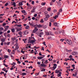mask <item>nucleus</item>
<instances>
[{
	"mask_svg": "<svg viewBox=\"0 0 78 78\" xmlns=\"http://www.w3.org/2000/svg\"><path fill=\"white\" fill-rule=\"evenodd\" d=\"M58 16L56 15L55 16L53 17V18L55 19H56V18H58Z\"/></svg>",
	"mask_w": 78,
	"mask_h": 78,
	"instance_id": "obj_25",
	"label": "nucleus"
},
{
	"mask_svg": "<svg viewBox=\"0 0 78 78\" xmlns=\"http://www.w3.org/2000/svg\"><path fill=\"white\" fill-rule=\"evenodd\" d=\"M47 10L48 11H50L51 10V8H48L47 9Z\"/></svg>",
	"mask_w": 78,
	"mask_h": 78,
	"instance_id": "obj_30",
	"label": "nucleus"
},
{
	"mask_svg": "<svg viewBox=\"0 0 78 78\" xmlns=\"http://www.w3.org/2000/svg\"><path fill=\"white\" fill-rule=\"evenodd\" d=\"M50 22H54V20H53V19H51L50 20Z\"/></svg>",
	"mask_w": 78,
	"mask_h": 78,
	"instance_id": "obj_45",
	"label": "nucleus"
},
{
	"mask_svg": "<svg viewBox=\"0 0 78 78\" xmlns=\"http://www.w3.org/2000/svg\"><path fill=\"white\" fill-rule=\"evenodd\" d=\"M48 46L49 48H51V44H49L48 45Z\"/></svg>",
	"mask_w": 78,
	"mask_h": 78,
	"instance_id": "obj_52",
	"label": "nucleus"
},
{
	"mask_svg": "<svg viewBox=\"0 0 78 78\" xmlns=\"http://www.w3.org/2000/svg\"><path fill=\"white\" fill-rule=\"evenodd\" d=\"M72 55H77V53L76 52H73L72 53Z\"/></svg>",
	"mask_w": 78,
	"mask_h": 78,
	"instance_id": "obj_12",
	"label": "nucleus"
},
{
	"mask_svg": "<svg viewBox=\"0 0 78 78\" xmlns=\"http://www.w3.org/2000/svg\"><path fill=\"white\" fill-rule=\"evenodd\" d=\"M23 34L25 35L27 34H28V32L27 30H25L23 32Z\"/></svg>",
	"mask_w": 78,
	"mask_h": 78,
	"instance_id": "obj_8",
	"label": "nucleus"
},
{
	"mask_svg": "<svg viewBox=\"0 0 78 78\" xmlns=\"http://www.w3.org/2000/svg\"><path fill=\"white\" fill-rule=\"evenodd\" d=\"M12 33H14L15 31V29L14 28L11 29Z\"/></svg>",
	"mask_w": 78,
	"mask_h": 78,
	"instance_id": "obj_17",
	"label": "nucleus"
},
{
	"mask_svg": "<svg viewBox=\"0 0 78 78\" xmlns=\"http://www.w3.org/2000/svg\"><path fill=\"white\" fill-rule=\"evenodd\" d=\"M67 51L68 52H69V53H70L72 51V50H68Z\"/></svg>",
	"mask_w": 78,
	"mask_h": 78,
	"instance_id": "obj_53",
	"label": "nucleus"
},
{
	"mask_svg": "<svg viewBox=\"0 0 78 78\" xmlns=\"http://www.w3.org/2000/svg\"><path fill=\"white\" fill-rule=\"evenodd\" d=\"M2 30H3V27H1L0 28V31H2Z\"/></svg>",
	"mask_w": 78,
	"mask_h": 78,
	"instance_id": "obj_36",
	"label": "nucleus"
},
{
	"mask_svg": "<svg viewBox=\"0 0 78 78\" xmlns=\"http://www.w3.org/2000/svg\"><path fill=\"white\" fill-rule=\"evenodd\" d=\"M60 72V70H55V72L56 73H59Z\"/></svg>",
	"mask_w": 78,
	"mask_h": 78,
	"instance_id": "obj_22",
	"label": "nucleus"
},
{
	"mask_svg": "<svg viewBox=\"0 0 78 78\" xmlns=\"http://www.w3.org/2000/svg\"><path fill=\"white\" fill-rule=\"evenodd\" d=\"M22 34V32L21 31H20L18 33V34H19V35H21Z\"/></svg>",
	"mask_w": 78,
	"mask_h": 78,
	"instance_id": "obj_33",
	"label": "nucleus"
},
{
	"mask_svg": "<svg viewBox=\"0 0 78 78\" xmlns=\"http://www.w3.org/2000/svg\"><path fill=\"white\" fill-rule=\"evenodd\" d=\"M21 12L22 13H23L24 14H25V12H26L25 11V10H23L21 11Z\"/></svg>",
	"mask_w": 78,
	"mask_h": 78,
	"instance_id": "obj_27",
	"label": "nucleus"
},
{
	"mask_svg": "<svg viewBox=\"0 0 78 78\" xmlns=\"http://www.w3.org/2000/svg\"><path fill=\"white\" fill-rule=\"evenodd\" d=\"M54 25L55 26L59 27V23H54Z\"/></svg>",
	"mask_w": 78,
	"mask_h": 78,
	"instance_id": "obj_7",
	"label": "nucleus"
},
{
	"mask_svg": "<svg viewBox=\"0 0 78 78\" xmlns=\"http://www.w3.org/2000/svg\"><path fill=\"white\" fill-rule=\"evenodd\" d=\"M50 4L51 6H52V5H53V2H51L50 3Z\"/></svg>",
	"mask_w": 78,
	"mask_h": 78,
	"instance_id": "obj_41",
	"label": "nucleus"
},
{
	"mask_svg": "<svg viewBox=\"0 0 78 78\" xmlns=\"http://www.w3.org/2000/svg\"><path fill=\"white\" fill-rule=\"evenodd\" d=\"M6 33H5L4 34V36H5V37H7V36L6 35Z\"/></svg>",
	"mask_w": 78,
	"mask_h": 78,
	"instance_id": "obj_46",
	"label": "nucleus"
},
{
	"mask_svg": "<svg viewBox=\"0 0 78 78\" xmlns=\"http://www.w3.org/2000/svg\"><path fill=\"white\" fill-rule=\"evenodd\" d=\"M65 41L69 44H72V42L70 40L67 39V38H65Z\"/></svg>",
	"mask_w": 78,
	"mask_h": 78,
	"instance_id": "obj_2",
	"label": "nucleus"
},
{
	"mask_svg": "<svg viewBox=\"0 0 78 78\" xmlns=\"http://www.w3.org/2000/svg\"><path fill=\"white\" fill-rule=\"evenodd\" d=\"M60 41H62V42H63L64 41V39H60Z\"/></svg>",
	"mask_w": 78,
	"mask_h": 78,
	"instance_id": "obj_57",
	"label": "nucleus"
},
{
	"mask_svg": "<svg viewBox=\"0 0 78 78\" xmlns=\"http://www.w3.org/2000/svg\"><path fill=\"white\" fill-rule=\"evenodd\" d=\"M60 14V12H58V13H57V15L58 16H59V15Z\"/></svg>",
	"mask_w": 78,
	"mask_h": 78,
	"instance_id": "obj_60",
	"label": "nucleus"
},
{
	"mask_svg": "<svg viewBox=\"0 0 78 78\" xmlns=\"http://www.w3.org/2000/svg\"><path fill=\"white\" fill-rule=\"evenodd\" d=\"M62 10L61 9H59V12H62Z\"/></svg>",
	"mask_w": 78,
	"mask_h": 78,
	"instance_id": "obj_43",
	"label": "nucleus"
},
{
	"mask_svg": "<svg viewBox=\"0 0 78 78\" xmlns=\"http://www.w3.org/2000/svg\"><path fill=\"white\" fill-rule=\"evenodd\" d=\"M25 28L27 30H28V29H29V28H30V26L28 25H27L26 26Z\"/></svg>",
	"mask_w": 78,
	"mask_h": 78,
	"instance_id": "obj_20",
	"label": "nucleus"
},
{
	"mask_svg": "<svg viewBox=\"0 0 78 78\" xmlns=\"http://www.w3.org/2000/svg\"><path fill=\"white\" fill-rule=\"evenodd\" d=\"M39 75V72L38 73H36L35 74V76H38Z\"/></svg>",
	"mask_w": 78,
	"mask_h": 78,
	"instance_id": "obj_31",
	"label": "nucleus"
},
{
	"mask_svg": "<svg viewBox=\"0 0 78 78\" xmlns=\"http://www.w3.org/2000/svg\"><path fill=\"white\" fill-rule=\"evenodd\" d=\"M16 2H14L12 4V5L14 6V7H15V6H16Z\"/></svg>",
	"mask_w": 78,
	"mask_h": 78,
	"instance_id": "obj_24",
	"label": "nucleus"
},
{
	"mask_svg": "<svg viewBox=\"0 0 78 78\" xmlns=\"http://www.w3.org/2000/svg\"><path fill=\"white\" fill-rule=\"evenodd\" d=\"M55 1H56V0H51V2L52 3H54V2H55Z\"/></svg>",
	"mask_w": 78,
	"mask_h": 78,
	"instance_id": "obj_54",
	"label": "nucleus"
},
{
	"mask_svg": "<svg viewBox=\"0 0 78 78\" xmlns=\"http://www.w3.org/2000/svg\"><path fill=\"white\" fill-rule=\"evenodd\" d=\"M15 28L17 32L19 31L22 30V28H18V27H16Z\"/></svg>",
	"mask_w": 78,
	"mask_h": 78,
	"instance_id": "obj_3",
	"label": "nucleus"
},
{
	"mask_svg": "<svg viewBox=\"0 0 78 78\" xmlns=\"http://www.w3.org/2000/svg\"><path fill=\"white\" fill-rule=\"evenodd\" d=\"M5 41V39L3 38L2 39V42H4Z\"/></svg>",
	"mask_w": 78,
	"mask_h": 78,
	"instance_id": "obj_28",
	"label": "nucleus"
},
{
	"mask_svg": "<svg viewBox=\"0 0 78 78\" xmlns=\"http://www.w3.org/2000/svg\"><path fill=\"white\" fill-rule=\"evenodd\" d=\"M15 27H22V25L21 24L17 25L16 24L15 25Z\"/></svg>",
	"mask_w": 78,
	"mask_h": 78,
	"instance_id": "obj_16",
	"label": "nucleus"
},
{
	"mask_svg": "<svg viewBox=\"0 0 78 78\" xmlns=\"http://www.w3.org/2000/svg\"><path fill=\"white\" fill-rule=\"evenodd\" d=\"M40 22L41 23H44V20H43V19H41V20L40 21Z\"/></svg>",
	"mask_w": 78,
	"mask_h": 78,
	"instance_id": "obj_23",
	"label": "nucleus"
},
{
	"mask_svg": "<svg viewBox=\"0 0 78 78\" xmlns=\"http://www.w3.org/2000/svg\"><path fill=\"white\" fill-rule=\"evenodd\" d=\"M9 26H5V27H4V28L5 29V30H8V28H9Z\"/></svg>",
	"mask_w": 78,
	"mask_h": 78,
	"instance_id": "obj_14",
	"label": "nucleus"
},
{
	"mask_svg": "<svg viewBox=\"0 0 78 78\" xmlns=\"http://www.w3.org/2000/svg\"><path fill=\"white\" fill-rule=\"evenodd\" d=\"M38 30V29H37V27H34V30L33 31V33H36L37 32V31Z\"/></svg>",
	"mask_w": 78,
	"mask_h": 78,
	"instance_id": "obj_4",
	"label": "nucleus"
},
{
	"mask_svg": "<svg viewBox=\"0 0 78 78\" xmlns=\"http://www.w3.org/2000/svg\"><path fill=\"white\" fill-rule=\"evenodd\" d=\"M57 32H58V34H60L61 33V31H59V30H58Z\"/></svg>",
	"mask_w": 78,
	"mask_h": 78,
	"instance_id": "obj_42",
	"label": "nucleus"
},
{
	"mask_svg": "<svg viewBox=\"0 0 78 78\" xmlns=\"http://www.w3.org/2000/svg\"><path fill=\"white\" fill-rule=\"evenodd\" d=\"M11 39L12 41H14V38L12 37Z\"/></svg>",
	"mask_w": 78,
	"mask_h": 78,
	"instance_id": "obj_51",
	"label": "nucleus"
},
{
	"mask_svg": "<svg viewBox=\"0 0 78 78\" xmlns=\"http://www.w3.org/2000/svg\"><path fill=\"white\" fill-rule=\"evenodd\" d=\"M44 45H45V46H46V44H45V42H44L43 43Z\"/></svg>",
	"mask_w": 78,
	"mask_h": 78,
	"instance_id": "obj_61",
	"label": "nucleus"
},
{
	"mask_svg": "<svg viewBox=\"0 0 78 78\" xmlns=\"http://www.w3.org/2000/svg\"><path fill=\"white\" fill-rule=\"evenodd\" d=\"M45 64H47L48 63V60H46L45 62Z\"/></svg>",
	"mask_w": 78,
	"mask_h": 78,
	"instance_id": "obj_55",
	"label": "nucleus"
},
{
	"mask_svg": "<svg viewBox=\"0 0 78 78\" xmlns=\"http://www.w3.org/2000/svg\"><path fill=\"white\" fill-rule=\"evenodd\" d=\"M8 3H6L5 5V6H8Z\"/></svg>",
	"mask_w": 78,
	"mask_h": 78,
	"instance_id": "obj_59",
	"label": "nucleus"
},
{
	"mask_svg": "<svg viewBox=\"0 0 78 78\" xmlns=\"http://www.w3.org/2000/svg\"><path fill=\"white\" fill-rule=\"evenodd\" d=\"M5 73L4 72H3V71H2L0 73V74L1 75H2V73L3 74H4V73Z\"/></svg>",
	"mask_w": 78,
	"mask_h": 78,
	"instance_id": "obj_44",
	"label": "nucleus"
},
{
	"mask_svg": "<svg viewBox=\"0 0 78 78\" xmlns=\"http://www.w3.org/2000/svg\"><path fill=\"white\" fill-rule=\"evenodd\" d=\"M51 22H50L49 23V27H51Z\"/></svg>",
	"mask_w": 78,
	"mask_h": 78,
	"instance_id": "obj_47",
	"label": "nucleus"
},
{
	"mask_svg": "<svg viewBox=\"0 0 78 78\" xmlns=\"http://www.w3.org/2000/svg\"><path fill=\"white\" fill-rule=\"evenodd\" d=\"M35 26H37V27H38V28H41V27H42V25L40 24H39L38 25L37 24L35 25Z\"/></svg>",
	"mask_w": 78,
	"mask_h": 78,
	"instance_id": "obj_10",
	"label": "nucleus"
},
{
	"mask_svg": "<svg viewBox=\"0 0 78 78\" xmlns=\"http://www.w3.org/2000/svg\"><path fill=\"white\" fill-rule=\"evenodd\" d=\"M31 12H32V13H33V12H35V9H33L32 10L30 11Z\"/></svg>",
	"mask_w": 78,
	"mask_h": 78,
	"instance_id": "obj_19",
	"label": "nucleus"
},
{
	"mask_svg": "<svg viewBox=\"0 0 78 78\" xmlns=\"http://www.w3.org/2000/svg\"><path fill=\"white\" fill-rule=\"evenodd\" d=\"M64 64H65V65H66V66H67L68 65V63L66 62H65V63H64Z\"/></svg>",
	"mask_w": 78,
	"mask_h": 78,
	"instance_id": "obj_48",
	"label": "nucleus"
},
{
	"mask_svg": "<svg viewBox=\"0 0 78 78\" xmlns=\"http://www.w3.org/2000/svg\"><path fill=\"white\" fill-rule=\"evenodd\" d=\"M19 6H22L23 5V3L22 2H20L19 3Z\"/></svg>",
	"mask_w": 78,
	"mask_h": 78,
	"instance_id": "obj_21",
	"label": "nucleus"
},
{
	"mask_svg": "<svg viewBox=\"0 0 78 78\" xmlns=\"http://www.w3.org/2000/svg\"><path fill=\"white\" fill-rule=\"evenodd\" d=\"M7 51L8 52V53H11V50H9V49H8L7 50Z\"/></svg>",
	"mask_w": 78,
	"mask_h": 78,
	"instance_id": "obj_35",
	"label": "nucleus"
},
{
	"mask_svg": "<svg viewBox=\"0 0 78 78\" xmlns=\"http://www.w3.org/2000/svg\"><path fill=\"white\" fill-rule=\"evenodd\" d=\"M55 34H58V31H56L55 32Z\"/></svg>",
	"mask_w": 78,
	"mask_h": 78,
	"instance_id": "obj_56",
	"label": "nucleus"
},
{
	"mask_svg": "<svg viewBox=\"0 0 78 78\" xmlns=\"http://www.w3.org/2000/svg\"><path fill=\"white\" fill-rule=\"evenodd\" d=\"M29 24L30 25H31V26H34V23H30V22H29Z\"/></svg>",
	"mask_w": 78,
	"mask_h": 78,
	"instance_id": "obj_13",
	"label": "nucleus"
},
{
	"mask_svg": "<svg viewBox=\"0 0 78 78\" xmlns=\"http://www.w3.org/2000/svg\"><path fill=\"white\" fill-rule=\"evenodd\" d=\"M31 4L32 5H34V1H33L31 2Z\"/></svg>",
	"mask_w": 78,
	"mask_h": 78,
	"instance_id": "obj_50",
	"label": "nucleus"
},
{
	"mask_svg": "<svg viewBox=\"0 0 78 78\" xmlns=\"http://www.w3.org/2000/svg\"><path fill=\"white\" fill-rule=\"evenodd\" d=\"M46 35H50V34L48 32H46Z\"/></svg>",
	"mask_w": 78,
	"mask_h": 78,
	"instance_id": "obj_40",
	"label": "nucleus"
},
{
	"mask_svg": "<svg viewBox=\"0 0 78 78\" xmlns=\"http://www.w3.org/2000/svg\"><path fill=\"white\" fill-rule=\"evenodd\" d=\"M44 57H45V55H43V56L42 57H39V56H38L37 57V59H42V58H44Z\"/></svg>",
	"mask_w": 78,
	"mask_h": 78,
	"instance_id": "obj_6",
	"label": "nucleus"
},
{
	"mask_svg": "<svg viewBox=\"0 0 78 78\" xmlns=\"http://www.w3.org/2000/svg\"><path fill=\"white\" fill-rule=\"evenodd\" d=\"M45 17L46 19H48L50 16V15H49L48 14H47L46 15H45Z\"/></svg>",
	"mask_w": 78,
	"mask_h": 78,
	"instance_id": "obj_11",
	"label": "nucleus"
},
{
	"mask_svg": "<svg viewBox=\"0 0 78 78\" xmlns=\"http://www.w3.org/2000/svg\"><path fill=\"white\" fill-rule=\"evenodd\" d=\"M45 4H46V3H45V2H43L41 3V5L43 6H44V5H45Z\"/></svg>",
	"mask_w": 78,
	"mask_h": 78,
	"instance_id": "obj_26",
	"label": "nucleus"
},
{
	"mask_svg": "<svg viewBox=\"0 0 78 78\" xmlns=\"http://www.w3.org/2000/svg\"><path fill=\"white\" fill-rule=\"evenodd\" d=\"M7 33H10V30H9L7 31Z\"/></svg>",
	"mask_w": 78,
	"mask_h": 78,
	"instance_id": "obj_64",
	"label": "nucleus"
},
{
	"mask_svg": "<svg viewBox=\"0 0 78 78\" xmlns=\"http://www.w3.org/2000/svg\"><path fill=\"white\" fill-rule=\"evenodd\" d=\"M10 44V42H7V45H9Z\"/></svg>",
	"mask_w": 78,
	"mask_h": 78,
	"instance_id": "obj_38",
	"label": "nucleus"
},
{
	"mask_svg": "<svg viewBox=\"0 0 78 78\" xmlns=\"http://www.w3.org/2000/svg\"><path fill=\"white\" fill-rule=\"evenodd\" d=\"M4 58H8V55H5L4 56Z\"/></svg>",
	"mask_w": 78,
	"mask_h": 78,
	"instance_id": "obj_29",
	"label": "nucleus"
},
{
	"mask_svg": "<svg viewBox=\"0 0 78 78\" xmlns=\"http://www.w3.org/2000/svg\"><path fill=\"white\" fill-rule=\"evenodd\" d=\"M7 37H11V35H10V34H7Z\"/></svg>",
	"mask_w": 78,
	"mask_h": 78,
	"instance_id": "obj_37",
	"label": "nucleus"
},
{
	"mask_svg": "<svg viewBox=\"0 0 78 78\" xmlns=\"http://www.w3.org/2000/svg\"><path fill=\"white\" fill-rule=\"evenodd\" d=\"M29 41L30 44H33V43L35 42V41H36V40H35L34 37H32V38L29 37Z\"/></svg>",
	"mask_w": 78,
	"mask_h": 78,
	"instance_id": "obj_1",
	"label": "nucleus"
},
{
	"mask_svg": "<svg viewBox=\"0 0 78 78\" xmlns=\"http://www.w3.org/2000/svg\"><path fill=\"white\" fill-rule=\"evenodd\" d=\"M15 45H16V48L15 49V50H16L18 49H19V47L18 46V44H17V43L16 44H15Z\"/></svg>",
	"mask_w": 78,
	"mask_h": 78,
	"instance_id": "obj_9",
	"label": "nucleus"
},
{
	"mask_svg": "<svg viewBox=\"0 0 78 78\" xmlns=\"http://www.w3.org/2000/svg\"><path fill=\"white\" fill-rule=\"evenodd\" d=\"M38 34L39 37H42V35L43 34V32L41 31L38 32Z\"/></svg>",
	"mask_w": 78,
	"mask_h": 78,
	"instance_id": "obj_5",
	"label": "nucleus"
},
{
	"mask_svg": "<svg viewBox=\"0 0 78 78\" xmlns=\"http://www.w3.org/2000/svg\"><path fill=\"white\" fill-rule=\"evenodd\" d=\"M45 69H43L41 71V72H45Z\"/></svg>",
	"mask_w": 78,
	"mask_h": 78,
	"instance_id": "obj_34",
	"label": "nucleus"
},
{
	"mask_svg": "<svg viewBox=\"0 0 78 78\" xmlns=\"http://www.w3.org/2000/svg\"><path fill=\"white\" fill-rule=\"evenodd\" d=\"M21 52L23 54H24L25 53V52L23 51V50L21 51Z\"/></svg>",
	"mask_w": 78,
	"mask_h": 78,
	"instance_id": "obj_62",
	"label": "nucleus"
},
{
	"mask_svg": "<svg viewBox=\"0 0 78 78\" xmlns=\"http://www.w3.org/2000/svg\"><path fill=\"white\" fill-rule=\"evenodd\" d=\"M37 14H35L34 15V17H37Z\"/></svg>",
	"mask_w": 78,
	"mask_h": 78,
	"instance_id": "obj_63",
	"label": "nucleus"
},
{
	"mask_svg": "<svg viewBox=\"0 0 78 78\" xmlns=\"http://www.w3.org/2000/svg\"><path fill=\"white\" fill-rule=\"evenodd\" d=\"M22 75H27V74H26V73H24L22 74Z\"/></svg>",
	"mask_w": 78,
	"mask_h": 78,
	"instance_id": "obj_49",
	"label": "nucleus"
},
{
	"mask_svg": "<svg viewBox=\"0 0 78 78\" xmlns=\"http://www.w3.org/2000/svg\"><path fill=\"white\" fill-rule=\"evenodd\" d=\"M39 48V47H36L35 46H34V48H36V49H38Z\"/></svg>",
	"mask_w": 78,
	"mask_h": 78,
	"instance_id": "obj_32",
	"label": "nucleus"
},
{
	"mask_svg": "<svg viewBox=\"0 0 78 78\" xmlns=\"http://www.w3.org/2000/svg\"><path fill=\"white\" fill-rule=\"evenodd\" d=\"M41 67H47V65H44L43 63L41 64Z\"/></svg>",
	"mask_w": 78,
	"mask_h": 78,
	"instance_id": "obj_15",
	"label": "nucleus"
},
{
	"mask_svg": "<svg viewBox=\"0 0 78 78\" xmlns=\"http://www.w3.org/2000/svg\"><path fill=\"white\" fill-rule=\"evenodd\" d=\"M49 35H51V36H53V34H51V32H49Z\"/></svg>",
	"mask_w": 78,
	"mask_h": 78,
	"instance_id": "obj_58",
	"label": "nucleus"
},
{
	"mask_svg": "<svg viewBox=\"0 0 78 78\" xmlns=\"http://www.w3.org/2000/svg\"><path fill=\"white\" fill-rule=\"evenodd\" d=\"M6 70V69L5 68H4L2 69V70H3L4 72Z\"/></svg>",
	"mask_w": 78,
	"mask_h": 78,
	"instance_id": "obj_39",
	"label": "nucleus"
},
{
	"mask_svg": "<svg viewBox=\"0 0 78 78\" xmlns=\"http://www.w3.org/2000/svg\"><path fill=\"white\" fill-rule=\"evenodd\" d=\"M61 72H60L59 73V74H58V77H59V76H61Z\"/></svg>",
	"mask_w": 78,
	"mask_h": 78,
	"instance_id": "obj_18",
	"label": "nucleus"
}]
</instances>
